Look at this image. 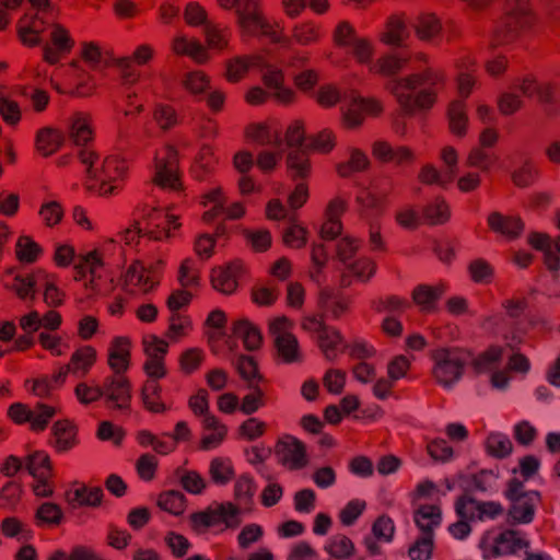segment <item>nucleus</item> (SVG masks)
<instances>
[{
    "label": "nucleus",
    "instance_id": "1",
    "mask_svg": "<svg viewBox=\"0 0 560 560\" xmlns=\"http://www.w3.org/2000/svg\"><path fill=\"white\" fill-rule=\"evenodd\" d=\"M409 31L405 22L398 16L388 19L381 40L390 47L401 48L400 51L374 59V48L370 40L360 37L354 28L347 22H340L335 31V42L345 48L354 59L369 67L373 73H381L389 78L388 89L395 95L400 110L405 115H412L417 110L430 108L439 88L444 82V75L439 70L428 68L422 73L406 78H396L395 74L402 69L416 70L411 65V56L405 50Z\"/></svg>",
    "mask_w": 560,
    "mask_h": 560
},
{
    "label": "nucleus",
    "instance_id": "2",
    "mask_svg": "<svg viewBox=\"0 0 560 560\" xmlns=\"http://www.w3.org/2000/svg\"><path fill=\"white\" fill-rule=\"evenodd\" d=\"M254 141L261 145L276 149V152L262 151L258 155V166L262 171L275 168L281 158L284 144L290 148L287 164L293 178H304L310 171L308 160L305 151V133L299 121L291 124L287 129L285 139L282 138V130L277 125H258L250 131Z\"/></svg>",
    "mask_w": 560,
    "mask_h": 560
},
{
    "label": "nucleus",
    "instance_id": "3",
    "mask_svg": "<svg viewBox=\"0 0 560 560\" xmlns=\"http://www.w3.org/2000/svg\"><path fill=\"white\" fill-rule=\"evenodd\" d=\"M28 1L37 13L33 18L21 21L20 39L25 45H42L44 60L55 65L61 55L71 50L73 40L66 28L55 23L56 9L49 0Z\"/></svg>",
    "mask_w": 560,
    "mask_h": 560
},
{
    "label": "nucleus",
    "instance_id": "4",
    "mask_svg": "<svg viewBox=\"0 0 560 560\" xmlns=\"http://www.w3.org/2000/svg\"><path fill=\"white\" fill-rule=\"evenodd\" d=\"M78 158L85 167L88 188L103 196L110 195L118 188L128 168L126 161L118 155L110 154L102 159L89 148H81Z\"/></svg>",
    "mask_w": 560,
    "mask_h": 560
},
{
    "label": "nucleus",
    "instance_id": "5",
    "mask_svg": "<svg viewBox=\"0 0 560 560\" xmlns=\"http://www.w3.org/2000/svg\"><path fill=\"white\" fill-rule=\"evenodd\" d=\"M536 97L547 115H553L560 108V86L540 84L532 79L515 83L510 91L499 96V108L510 115L522 106L521 96Z\"/></svg>",
    "mask_w": 560,
    "mask_h": 560
},
{
    "label": "nucleus",
    "instance_id": "6",
    "mask_svg": "<svg viewBox=\"0 0 560 560\" xmlns=\"http://www.w3.org/2000/svg\"><path fill=\"white\" fill-rule=\"evenodd\" d=\"M141 217L147 222L145 231L139 226L138 222H136L132 226L124 230L120 235L121 241L125 242V245H131L132 243L139 244L141 241H175V232L178 228V224L176 223V218L173 214L156 208L144 206L141 209Z\"/></svg>",
    "mask_w": 560,
    "mask_h": 560
},
{
    "label": "nucleus",
    "instance_id": "7",
    "mask_svg": "<svg viewBox=\"0 0 560 560\" xmlns=\"http://www.w3.org/2000/svg\"><path fill=\"white\" fill-rule=\"evenodd\" d=\"M307 196V187L304 183H299L288 196L290 209L279 200H271L267 206L268 218L282 223L281 234L284 245L292 243L304 245L306 243V231L298 223L294 210L305 203Z\"/></svg>",
    "mask_w": 560,
    "mask_h": 560
},
{
    "label": "nucleus",
    "instance_id": "8",
    "mask_svg": "<svg viewBox=\"0 0 560 560\" xmlns=\"http://www.w3.org/2000/svg\"><path fill=\"white\" fill-rule=\"evenodd\" d=\"M317 101L328 107L340 103L342 121L348 128L359 127L363 121V114H377L381 110V105L374 100L363 98L355 92L341 94L331 86L320 88Z\"/></svg>",
    "mask_w": 560,
    "mask_h": 560
},
{
    "label": "nucleus",
    "instance_id": "9",
    "mask_svg": "<svg viewBox=\"0 0 560 560\" xmlns=\"http://www.w3.org/2000/svg\"><path fill=\"white\" fill-rule=\"evenodd\" d=\"M357 247H330V252L327 247H312V261L314 271L311 276L316 279V273L320 271L326 262H340L342 264L352 275L365 280L369 279L374 272V265L371 260L360 257L355 250Z\"/></svg>",
    "mask_w": 560,
    "mask_h": 560
},
{
    "label": "nucleus",
    "instance_id": "10",
    "mask_svg": "<svg viewBox=\"0 0 560 560\" xmlns=\"http://www.w3.org/2000/svg\"><path fill=\"white\" fill-rule=\"evenodd\" d=\"M433 376L445 388H452L463 376L464 368L476 358L464 349L441 348L433 352Z\"/></svg>",
    "mask_w": 560,
    "mask_h": 560
},
{
    "label": "nucleus",
    "instance_id": "11",
    "mask_svg": "<svg viewBox=\"0 0 560 560\" xmlns=\"http://www.w3.org/2000/svg\"><path fill=\"white\" fill-rule=\"evenodd\" d=\"M228 10H234L242 31L247 35L268 37L279 40V35L262 18L255 0H218Z\"/></svg>",
    "mask_w": 560,
    "mask_h": 560
},
{
    "label": "nucleus",
    "instance_id": "12",
    "mask_svg": "<svg viewBox=\"0 0 560 560\" xmlns=\"http://www.w3.org/2000/svg\"><path fill=\"white\" fill-rule=\"evenodd\" d=\"M206 205L209 208L203 213V220L213 225V232H207L203 236L213 244L225 234L223 222L241 218L244 209L241 203L229 206L220 189L209 191Z\"/></svg>",
    "mask_w": 560,
    "mask_h": 560
},
{
    "label": "nucleus",
    "instance_id": "13",
    "mask_svg": "<svg viewBox=\"0 0 560 560\" xmlns=\"http://www.w3.org/2000/svg\"><path fill=\"white\" fill-rule=\"evenodd\" d=\"M504 8V19L497 25L493 42L501 44L512 40L521 30L534 20L528 0H500Z\"/></svg>",
    "mask_w": 560,
    "mask_h": 560
},
{
    "label": "nucleus",
    "instance_id": "14",
    "mask_svg": "<svg viewBox=\"0 0 560 560\" xmlns=\"http://www.w3.org/2000/svg\"><path fill=\"white\" fill-rule=\"evenodd\" d=\"M242 509L232 502H213L202 511L190 515V523L195 530L201 533L209 527L223 523L226 528L234 529L240 526Z\"/></svg>",
    "mask_w": 560,
    "mask_h": 560
},
{
    "label": "nucleus",
    "instance_id": "15",
    "mask_svg": "<svg viewBox=\"0 0 560 560\" xmlns=\"http://www.w3.org/2000/svg\"><path fill=\"white\" fill-rule=\"evenodd\" d=\"M262 81L267 91L259 86L252 88L246 94V101L252 105H259L267 97H273L278 102L289 103L293 97L291 89L283 83V73L275 66L266 65L261 69Z\"/></svg>",
    "mask_w": 560,
    "mask_h": 560
},
{
    "label": "nucleus",
    "instance_id": "16",
    "mask_svg": "<svg viewBox=\"0 0 560 560\" xmlns=\"http://www.w3.org/2000/svg\"><path fill=\"white\" fill-rule=\"evenodd\" d=\"M82 59L84 62L95 71H102L107 68L112 62L121 73L122 84L128 85L136 82L139 78L136 69L132 67V61L129 57L114 59L109 54L104 52L94 43H84L82 47Z\"/></svg>",
    "mask_w": 560,
    "mask_h": 560
},
{
    "label": "nucleus",
    "instance_id": "17",
    "mask_svg": "<svg viewBox=\"0 0 560 560\" xmlns=\"http://www.w3.org/2000/svg\"><path fill=\"white\" fill-rule=\"evenodd\" d=\"M448 218V206L440 198L428 202L422 208L421 214L412 208H406L396 213L398 224L409 230L416 229L422 222H427L429 224H442L446 222Z\"/></svg>",
    "mask_w": 560,
    "mask_h": 560
},
{
    "label": "nucleus",
    "instance_id": "18",
    "mask_svg": "<svg viewBox=\"0 0 560 560\" xmlns=\"http://www.w3.org/2000/svg\"><path fill=\"white\" fill-rule=\"evenodd\" d=\"M185 20L189 25L202 27L210 48L221 50L228 45V30L210 22L207 19L205 10L198 4H187L185 10Z\"/></svg>",
    "mask_w": 560,
    "mask_h": 560
},
{
    "label": "nucleus",
    "instance_id": "19",
    "mask_svg": "<svg viewBox=\"0 0 560 560\" xmlns=\"http://www.w3.org/2000/svg\"><path fill=\"white\" fill-rule=\"evenodd\" d=\"M153 180L163 189L179 191L182 182L177 168V153L174 148L166 147L163 153L155 156Z\"/></svg>",
    "mask_w": 560,
    "mask_h": 560
},
{
    "label": "nucleus",
    "instance_id": "20",
    "mask_svg": "<svg viewBox=\"0 0 560 560\" xmlns=\"http://www.w3.org/2000/svg\"><path fill=\"white\" fill-rule=\"evenodd\" d=\"M441 160L444 165L443 171H439L433 165L423 166L420 178L424 184H434L446 188L454 182L458 173V155L454 148L445 147L441 151Z\"/></svg>",
    "mask_w": 560,
    "mask_h": 560
},
{
    "label": "nucleus",
    "instance_id": "21",
    "mask_svg": "<svg viewBox=\"0 0 560 560\" xmlns=\"http://www.w3.org/2000/svg\"><path fill=\"white\" fill-rule=\"evenodd\" d=\"M292 323L284 316L273 319L269 325L279 355L288 363L300 360L299 342L290 329Z\"/></svg>",
    "mask_w": 560,
    "mask_h": 560
},
{
    "label": "nucleus",
    "instance_id": "22",
    "mask_svg": "<svg viewBox=\"0 0 560 560\" xmlns=\"http://www.w3.org/2000/svg\"><path fill=\"white\" fill-rule=\"evenodd\" d=\"M504 350L500 347H492L475 359L474 368L477 372L491 371V384L494 388L504 390L509 385V376L504 370H500L503 361Z\"/></svg>",
    "mask_w": 560,
    "mask_h": 560
},
{
    "label": "nucleus",
    "instance_id": "23",
    "mask_svg": "<svg viewBox=\"0 0 560 560\" xmlns=\"http://www.w3.org/2000/svg\"><path fill=\"white\" fill-rule=\"evenodd\" d=\"M54 415L55 409L42 402H37L33 409L20 402L13 404L9 409V416L15 422H28L35 431L44 430Z\"/></svg>",
    "mask_w": 560,
    "mask_h": 560
},
{
    "label": "nucleus",
    "instance_id": "24",
    "mask_svg": "<svg viewBox=\"0 0 560 560\" xmlns=\"http://www.w3.org/2000/svg\"><path fill=\"white\" fill-rule=\"evenodd\" d=\"M278 462L290 469H300L307 464L305 445L292 435H284L275 448Z\"/></svg>",
    "mask_w": 560,
    "mask_h": 560
},
{
    "label": "nucleus",
    "instance_id": "25",
    "mask_svg": "<svg viewBox=\"0 0 560 560\" xmlns=\"http://www.w3.org/2000/svg\"><path fill=\"white\" fill-rule=\"evenodd\" d=\"M158 281L140 261H135L124 276V291L129 296H140L151 292Z\"/></svg>",
    "mask_w": 560,
    "mask_h": 560
},
{
    "label": "nucleus",
    "instance_id": "26",
    "mask_svg": "<svg viewBox=\"0 0 560 560\" xmlns=\"http://www.w3.org/2000/svg\"><path fill=\"white\" fill-rule=\"evenodd\" d=\"M103 397L106 404L117 410H127L131 400L130 384L125 377L108 376L102 384Z\"/></svg>",
    "mask_w": 560,
    "mask_h": 560
},
{
    "label": "nucleus",
    "instance_id": "27",
    "mask_svg": "<svg viewBox=\"0 0 560 560\" xmlns=\"http://www.w3.org/2000/svg\"><path fill=\"white\" fill-rule=\"evenodd\" d=\"M183 84L195 96L207 100L208 105L212 109L218 110L221 108L224 100L222 93L212 90L208 79L200 71L188 72L183 80Z\"/></svg>",
    "mask_w": 560,
    "mask_h": 560
},
{
    "label": "nucleus",
    "instance_id": "28",
    "mask_svg": "<svg viewBox=\"0 0 560 560\" xmlns=\"http://www.w3.org/2000/svg\"><path fill=\"white\" fill-rule=\"evenodd\" d=\"M346 209L345 202L339 199H334L327 206L325 212V220L320 225L319 235L323 241L330 242L337 238L348 241L347 236L342 235V225L340 217Z\"/></svg>",
    "mask_w": 560,
    "mask_h": 560
},
{
    "label": "nucleus",
    "instance_id": "29",
    "mask_svg": "<svg viewBox=\"0 0 560 560\" xmlns=\"http://www.w3.org/2000/svg\"><path fill=\"white\" fill-rule=\"evenodd\" d=\"M243 271V264L240 260L232 261L224 267L212 270L211 282L215 290L223 294H231L237 288V278Z\"/></svg>",
    "mask_w": 560,
    "mask_h": 560
},
{
    "label": "nucleus",
    "instance_id": "30",
    "mask_svg": "<svg viewBox=\"0 0 560 560\" xmlns=\"http://www.w3.org/2000/svg\"><path fill=\"white\" fill-rule=\"evenodd\" d=\"M446 291L444 282L435 284H418L412 291V300L423 313H434L438 310V302Z\"/></svg>",
    "mask_w": 560,
    "mask_h": 560
},
{
    "label": "nucleus",
    "instance_id": "31",
    "mask_svg": "<svg viewBox=\"0 0 560 560\" xmlns=\"http://www.w3.org/2000/svg\"><path fill=\"white\" fill-rule=\"evenodd\" d=\"M55 259L59 266H68L75 261V268L82 271L89 269L91 273H94L95 269L101 266V258L96 252H90L75 257L73 247H57Z\"/></svg>",
    "mask_w": 560,
    "mask_h": 560
},
{
    "label": "nucleus",
    "instance_id": "32",
    "mask_svg": "<svg viewBox=\"0 0 560 560\" xmlns=\"http://www.w3.org/2000/svg\"><path fill=\"white\" fill-rule=\"evenodd\" d=\"M66 126L68 137L75 145H85L92 140L93 130L89 114L81 112L72 114L68 118Z\"/></svg>",
    "mask_w": 560,
    "mask_h": 560
},
{
    "label": "nucleus",
    "instance_id": "33",
    "mask_svg": "<svg viewBox=\"0 0 560 560\" xmlns=\"http://www.w3.org/2000/svg\"><path fill=\"white\" fill-rule=\"evenodd\" d=\"M491 230L501 234L506 241L516 240L524 230L523 221L515 215H503L500 212H492L488 217Z\"/></svg>",
    "mask_w": 560,
    "mask_h": 560
},
{
    "label": "nucleus",
    "instance_id": "34",
    "mask_svg": "<svg viewBox=\"0 0 560 560\" xmlns=\"http://www.w3.org/2000/svg\"><path fill=\"white\" fill-rule=\"evenodd\" d=\"M497 546L493 548L494 556L503 553H516L520 550H528L529 541L526 540L517 530L508 529L501 533L495 539Z\"/></svg>",
    "mask_w": 560,
    "mask_h": 560
},
{
    "label": "nucleus",
    "instance_id": "35",
    "mask_svg": "<svg viewBox=\"0 0 560 560\" xmlns=\"http://www.w3.org/2000/svg\"><path fill=\"white\" fill-rule=\"evenodd\" d=\"M60 323L61 317L55 311H49L44 316H42L37 311H33L20 319L21 327L27 332L36 331L40 327L48 330H55L59 327Z\"/></svg>",
    "mask_w": 560,
    "mask_h": 560
},
{
    "label": "nucleus",
    "instance_id": "36",
    "mask_svg": "<svg viewBox=\"0 0 560 560\" xmlns=\"http://www.w3.org/2000/svg\"><path fill=\"white\" fill-rule=\"evenodd\" d=\"M362 215L366 220L378 217L382 212V191L376 187H363L358 195Z\"/></svg>",
    "mask_w": 560,
    "mask_h": 560
},
{
    "label": "nucleus",
    "instance_id": "37",
    "mask_svg": "<svg viewBox=\"0 0 560 560\" xmlns=\"http://www.w3.org/2000/svg\"><path fill=\"white\" fill-rule=\"evenodd\" d=\"M539 500L537 491H529L527 498L512 501L510 516L517 523L527 524L532 522L535 514V504Z\"/></svg>",
    "mask_w": 560,
    "mask_h": 560
},
{
    "label": "nucleus",
    "instance_id": "38",
    "mask_svg": "<svg viewBox=\"0 0 560 560\" xmlns=\"http://www.w3.org/2000/svg\"><path fill=\"white\" fill-rule=\"evenodd\" d=\"M413 520L421 535L429 533L434 536L433 532L441 523V511L435 505H421L416 510Z\"/></svg>",
    "mask_w": 560,
    "mask_h": 560
},
{
    "label": "nucleus",
    "instance_id": "39",
    "mask_svg": "<svg viewBox=\"0 0 560 560\" xmlns=\"http://www.w3.org/2000/svg\"><path fill=\"white\" fill-rule=\"evenodd\" d=\"M203 428L210 431L201 441V448L209 451L218 447L226 434V427L222 424L213 415H206L202 419Z\"/></svg>",
    "mask_w": 560,
    "mask_h": 560
},
{
    "label": "nucleus",
    "instance_id": "40",
    "mask_svg": "<svg viewBox=\"0 0 560 560\" xmlns=\"http://www.w3.org/2000/svg\"><path fill=\"white\" fill-rule=\"evenodd\" d=\"M233 332L240 337L247 350H256L261 342L258 329L246 318H240L233 324Z\"/></svg>",
    "mask_w": 560,
    "mask_h": 560
},
{
    "label": "nucleus",
    "instance_id": "41",
    "mask_svg": "<svg viewBox=\"0 0 560 560\" xmlns=\"http://www.w3.org/2000/svg\"><path fill=\"white\" fill-rule=\"evenodd\" d=\"M475 60H472L469 56L464 57L460 61L456 63L457 69V89L458 93L462 97L466 98L475 84V80L471 75L474 71Z\"/></svg>",
    "mask_w": 560,
    "mask_h": 560
},
{
    "label": "nucleus",
    "instance_id": "42",
    "mask_svg": "<svg viewBox=\"0 0 560 560\" xmlns=\"http://www.w3.org/2000/svg\"><path fill=\"white\" fill-rule=\"evenodd\" d=\"M174 476L180 486L190 494H201L207 487L206 479L195 470L178 467Z\"/></svg>",
    "mask_w": 560,
    "mask_h": 560
},
{
    "label": "nucleus",
    "instance_id": "43",
    "mask_svg": "<svg viewBox=\"0 0 560 560\" xmlns=\"http://www.w3.org/2000/svg\"><path fill=\"white\" fill-rule=\"evenodd\" d=\"M55 447L59 452H67L77 443L75 427L68 421H57L54 427Z\"/></svg>",
    "mask_w": 560,
    "mask_h": 560
},
{
    "label": "nucleus",
    "instance_id": "44",
    "mask_svg": "<svg viewBox=\"0 0 560 560\" xmlns=\"http://www.w3.org/2000/svg\"><path fill=\"white\" fill-rule=\"evenodd\" d=\"M129 341L117 338L109 350L108 363L116 374L124 373L129 365Z\"/></svg>",
    "mask_w": 560,
    "mask_h": 560
},
{
    "label": "nucleus",
    "instance_id": "45",
    "mask_svg": "<svg viewBox=\"0 0 560 560\" xmlns=\"http://www.w3.org/2000/svg\"><path fill=\"white\" fill-rule=\"evenodd\" d=\"M373 153L375 158L382 161L396 162L398 164L411 161L412 154L406 148H392L385 141H375L373 144Z\"/></svg>",
    "mask_w": 560,
    "mask_h": 560
},
{
    "label": "nucleus",
    "instance_id": "46",
    "mask_svg": "<svg viewBox=\"0 0 560 560\" xmlns=\"http://www.w3.org/2000/svg\"><path fill=\"white\" fill-rule=\"evenodd\" d=\"M65 135L58 130L45 128L37 133V150L45 156L51 155L63 143Z\"/></svg>",
    "mask_w": 560,
    "mask_h": 560
},
{
    "label": "nucleus",
    "instance_id": "47",
    "mask_svg": "<svg viewBox=\"0 0 560 560\" xmlns=\"http://www.w3.org/2000/svg\"><path fill=\"white\" fill-rule=\"evenodd\" d=\"M102 497L101 488L81 487L69 492L67 499L72 506H96L101 503Z\"/></svg>",
    "mask_w": 560,
    "mask_h": 560
},
{
    "label": "nucleus",
    "instance_id": "48",
    "mask_svg": "<svg viewBox=\"0 0 560 560\" xmlns=\"http://www.w3.org/2000/svg\"><path fill=\"white\" fill-rule=\"evenodd\" d=\"M172 48L177 55H187L197 62H203L207 59V51L205 47L196 40H188L184 36L174 38Z\"/></svg>",
    "mask_w": 560,
    "mask_h": 560
},
{
    "label": "nucleus",
    "instance_id": "49",
    "mask_svg": "<svg viewBox=\"0 0 560 560\" xmlns=\"http://www.w3.org/2000/svg\"><path fill=\"white\" fill-rule=\"evenodd\" d=\"M319 347L327 360H335L340 351L343 349L342 339L339 332L328 327L318 338Z\"/></svg>",
    "mask_w": 560,
    "mask_h": 560
},
{
    "label": "nucleus",
    "instance_id": "50",
    "mask_svg": "<svg viewBox=\"0 0 560 560\" xmlns=\"http://www.w3.org/2000/svg\"><path fill=\"white\" fill-rule=\"evenodd\" d=\"M25 469L34 478H48L50 471L49 456L44 452H34L24 459Z\"/></svg>",
    "mask_w": 560,
    "mask_h": 560
},
{
    "label": "nucleus",
    "instance_id": "51",
    "mask_svg": "<svg viewBox=\"0 0 560 560\" xmlns=\"http://www.w3.org/2000/svg\"><path fill=\"white\" fill-rule=\"evenodd\" d=\"M319 305L323 311L330 313L334 318H338L348 307V302L338 292L324 290L319 296Z\"/></svg>",
    "mask_w": 560,
    "mask_h": 560
},
{
    "label": "nucleus",
    "instance_id": "52",
    "mask_svg": "<svg viewBox=\"0 0 560 560\" xmlns=\"http://www.w3.org/2000/svg\"><path fill=\"white\" fill-rule=\"evenodd\" d=\"M40 277H44L42 270L32 275H16L14 279L15 283L12 285V289L20 299L27 300L31 298L33 300L36 292V284Z\"/></svg>",
    "mask_w": 560,
    "mask_h": 560
},
{
    "label": "nucleus",
    "instance_id": "53",
    "mask_svg": "<svg viewBox=\"0 0 560 560\" xmlns=\"http://www.w3.org/2000/svg\"><path fill=\"white\" fill-rule=\"evenodd\" d=\"M487 452L495 458H504L512 452L513 445L508 435L492 432L486 440Z\"/></svg>",
    "mask_w": 560,
    "mask_h": 560
},
{
    "label": "nucleus",
    "instance_id": "54",
    "mask_svg": "<svg viewBox=\"0 0 560 560\" xmlns=\"http://www.w3.org/2000/svg\"><path fill=\"white\" fill-rule=\"evenodd\" d=\"M448 121L451 130L457 135L463 136L466 131L468 117L466 106L463 101H453L448 108Z\"/></svg>",
    "mask_w": 560,
    "mask_h": 560
},
{
    "label": "nucleus",
    "instance_id": "55",
    "mask_svg": "<svg viewBox=\"0 0 560 560\" xmlns=\"http://www.w3.org/2000/svg\"><path fill=\"white\" fill-rule=\"evenodd\" d=\"M95 360V351L90 347H84L75 351L71 357L70 371L77 376H83L88 373Z\"/></svg>",
    "mask_w": 560,
    "mask_h": 560
},
{
    "label": "nucleus",
    "instance_id": "56",
    "mask_svg": "<svg viewBox=\"0 0 560 560\" xmlns=\"http://www.w3.org/2000/svg\"><path fill=\"white\" fill-rule=\"evenodd\" d=\"M186 504L185 495L178 490H168L162 492L158 499V505L174 515H179L184 512Z\"/></svg>",
    "mask_w": 560,
    "mask_h": 560
},
{
    "label": "nucleus",
    "instance_id": "57",
    "mask_svg": "<svg viewBox=\"0 0 560 560\" xmlns=\"http://www.w3.org/2000/svg\"><path fill=\"white\" fill-rule=\"evenodd\" d=\"M416 31L421 39L431 40L442 31L440 20L432 13H423L419 16Z\"/></svg>",
    "mask_w": 560,
    "mask_h": 560
},
{
    "label": "nucleus",
    "instance_id": "58",
    "mask_svg": "<svg viewBox=\"0 0 560 560\" xmlns=\"http://www.w3.org/2000/svg\"><path fill=\"white\" fill-rule=\"evenodd\" d=\"M153 118L156 125L163 130L167 131L179 122V116L175 108L167 104H156L153 113Z\"/></svg>",
    "mask_w": 560,
    "mask_h": 560
},
{
    "label": "nucleus",
    "instance_id": "59",
    "mask_svg": "<svg viewBox=\"0 0 560 560\" xmlns=\"http://www.w3.org/2000/svg\"><path fill=\"white\" fill-rule=\"evenodd\" d=\"M255 492L256 485L252 477L244 475L236 480L234 494L241 505H250L253 503Z\"/></svg>",
    "mask_w": 560,
    "mask_h": 560
},
{
    "label": "nucleus",
    "instance_id": "60",
    "mask_svg": "<svg viewBox=\"0 0 560 560\" xmlns=\"http://www.w3.org/2000/svg\"><path fill=\"white\" fill-rule=\"evenodd\" d=\"M354 546L345 535L331 537L325 546V550L337 559H345L352 555Z\"/></svg>",
    "mask_w": 560,
    "mask_h": 560
},
{
    "label": "nucleus",
    "instance_id": "61",
    "mask_svg": "<svg viewBox=\"0 0 560 560\" xmlns=\"http://www.w3.org/2000/svg\"><path fill=\"white\" fill-rule=\"evenodd\" d=\"M433 549V535L429 533L420 535L416 542L409 548L408 555L411 560H429Z\"/></svg>",
    "mask_w": 560,
    "mask_h": 560
},
{
    "label": "nucleus",
    "instance_id": "62",
    "mask_svg": "<svg viewBox=\"0 0 560 560\" xmlns=\"http://www.w3.org/2000/svg\"><path fill=\"white\" fill-rule=\"evenodd\" d=\"M74 395L81 404H92L103 397L102 385L79 383L74 388Z\"/></svg>",
    "mask_w": 560,
    "mask_h": 560
},
{
    "label": "nucleus",
    "instance_id": "63",
    "mask_svg": "<svg viewBox=\"0 0 560 560\" xmlns=\"http://www.w3.org/2000/svg\"><path fill=\"white\" fill-rule=\"evenodd\" d=\"M264 536V529L260 525L252 523L245 525L237 535V542L242 549L249 548L253 544L258 542Z\"/></svg>",
    "mask_w": 560,
    "mask_h": 560
},
{
    "label": "nucleus",
    "instance_id": "64",
    "mask_svg": "<svg viewBox=\"0 0 560 560\" xmlns=\"http://www.w3.org/2000/svg\"><path fill=\"white\" fill-rule=\"evenodd\" d=\"M48 560H98L97 556L85 547L78 546L72 549L70 555H67L62 550H56L52 552Z\"/></svg>",
    "mask_w": 560,
    "mask_h": 560
}]
</instances>
